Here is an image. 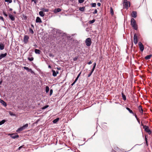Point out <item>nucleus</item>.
<instances>
[{
  "label": "nucleus",
  "mask_w": 152,
  "mask_h": 152,
  "mask_svg": "<svg viewBox=\"0 0 152 152\" xmlns=\"http://www.w3.org/2000/svg\"><path fill=\"white\" fill-rule=\"evenodd\" d=\"M23 146H24V145H22V146H20V147H19L18 149L19 150H20L21 148H24Z\"/></svg>",
  "instance_id": "obj_44"
},
{
  "label": "nucleus",
  "mask_w": 152,
  "mask_h": 152,
  "mask_svg": "<svg viewBox=\"0 0 152 152\" xmlns=\"http://www.w3.org/2000/svg\"><path fill=\"white\" fill-rule=\"evenodd\" d=\"M49 90V87L48 86H47L46 87V88H45V91H46V93H48V92Z\"/></svg>",
  "instance_id": "obj_28"
},
{
  "label": "nucleus",
  "mask_w": 152,
  "mask_h": 152,
  "mask_svg": "<svg viewBox=\"0 0 152 152\" xmlns=\"http://www.w3.org/2000/svg\"><path fill=\"white\" fill-rule=\"evenodd\" d=\"M91 5L92 7H96V4L95 3H92L91 4Z\"/></svg>",
  "instance_id": "obj_35"
},
{
  "label": "nucleus",
  "mask_w": 152,
  "mask_h": 152,
  "mask_svg": "<svg viewBox=\"0 0 152 152\" xmlns=\"http://www.w3.org/2000/svg\"><path fill=\"white\" fill-rule=\"evenodd\" d=\"M28 126V124H26L25 125H23V126L21 127L23 130L24 129L26 128H27Z\"/></svg>",
  "instance_id": "obj_18"
},
{
  "label": "nucleus",
  "mask_w": 152,
  "mask_h": 152,
  "mask_svg": "<svg viewBox=\"0 0 152 152\" xmlns=\"http://www.w3.org/2000/svg\"><path fill=\"white\" fill-rule=\"evenodd\" d=\"M81 72H80L77 75V78H79V77H80V75L81 74Z\"/></svg>",
  "instance_id": "obj_48"
},
{
  "label": "nucleus",
  "mask_w": 152,
  "mask_h": 152,
  "mask_svg": "<svg viewBox=\"0 0 152 152\" xmlns=\"http://www.w3.org/2000/svg\"><path fill=\"white\" fill-rule=\"evenodd\" d=\"M29 39V37L27 35H25L23 38V40L24 42L25 43H27L28 41V40Z\"/></svg>",
  "instance_id": "obj_7"
},
{
  "label": "nucleus",
  "mask_w": 152,
  "mask_h": 152,
  "mask_svg": "<svg viewBox=\"0 0 152 152\" xmlns=\"http://www.w3.org/2000/svg\"><path fill=\"white\" fill-rule=\"evenodd\" d=\"M34 58L32 57H28V59L30 61H32L33 60H34Z\"/></svg>",
  "instance_id": "obj_30"
},
{
  "label": "nucleus",
  "mask_w": 152,
  "mask_h": 152,
  "mask_svg": "<svg viewBox=\"0 0 152 152\" xmlns=\"http://www.w3.org/2000/svg\"><path fill=\"white\" fill-rule=\"evenodd\" d=\"M139 112L142 114H143V110L142 108V107L141 106H139Z\"/></svg>",
  "instance_id": "obj_10"
},
{
  "label": "nucleus",
  "mask_w": 152,
  "mask_h": 152,
  "mask_svg": "<svg viewBox=\"0 0 152 152\" xmlns=\"http://www.w3.org/2000/svg\"><path fill=\"white\" fill-rule=\"evenodd\" d=\"M151 56H152V55H148V56H145V58L146 60H148V59H150Z\"/></svg>",
  "instance_id": "obj_22"
},
{
  "label": "nucleus",
  "mask_w": 152,
  "mask_h": 152,
  "mask_svg": "<svg viewBox=\"0 0 152 152\" xmlns=\"http://www.w3.org/2000/svg\"><path fill=\"white\" fill-rule=\"evenodd\" d=\"M22 130H23L22 128L21 127L17 129V130H16V132H19L21 131Z\"/></svg>",
  "instance_id": "obj_34"
},
{
  "label": "nucleus",
  "mask_w": 152,
  "mask_h": 152,
  "mask_svg": "<svg viewBox=\"0 0 152 152\" xmlns=\"http://www.w3.org/2000/svg\"><path fill=\"white\" fill-rule=\"evenodd\" d=\"M61 11V9L60 8L55 9L54 10V12L55 13H56Z\"/></svg>",
  "instance_id": "obj_12"
},
{
  "label": "nucleus",
  "mask_w": 152,
  "mask_h": 152,
  "mask_svg": "<svg viewBox=\"0 0 152 152\" xmlns=\"http://www.w3.org/2000/svg\"><path fill=\"white\" fill-rule=\"evenodd\" d=\"M10 114L12 116H14L15 115L14 114H13L11 112H9Z\"/></svg>",
  "instance_id": "obj_41"
},
{
  "label": "nucleus",
  "mask_w": 152,
  "mask_h": 152,
  "mask_svg": "<svg viewBox=\"0 0 152 152\" xmlns=\"http://www.w3.org/2000/svg\"><path fill=\"white\" fill-rule=\"evenodd\" d=\"M49 106L48 105H46L45 106H44L43 108H42V109H45L46 108H47Z\"/></svg>",
  "instance_id": "obj_43"
},
{
  "label": "nucleus",
  "mask_w": 152,
  "mask_h": 152,
  "mask_svg": "<svg viewBox=\"0 0 152 152\" xmlns=\"http://www.w3.org/2000/svg\"><path fill=\"white\" fill-rule=\"evenodd\" d=\"M75 83L76 82H75L74 81V82L72 84V86H73L74 84H75Z\"/></svg>",
  "instance_id": "obj_54"
},
{
  "label": "nucleus",
  "mask_w": 152,
  "mask_h": 152,
  "mask_svg": "<svg viewBox=\"0 0 152 152\" xmlns=\"http://www.w3.org/2000/svg\"><path fill=\"white\" fill-rule=\"evenodd\" d=\"M134 42L135 44H136L138 42L137 37L136 34H134Z\"/></svg>",
  "instance_id": "obj_8"
},
{
  "label": "nucleus",
  "mask_w": 152,
  "mask_h": 152,
  "mask_svg": "<svg viewBox=\"0 0 152 152\" xmlns=\"http://www.w3.org/2000/svg\"><path fill=\"white\" fill-rule=\"evenodd\" d=\"M92 63V62L91 61H90L88 63V64L89 65H90Z\"/></svg>",
  "instance_id": "obj_47"
},
{
  "label": "nucleus",
  "mask_w": 152,
  "mask_h": 152,
  "mask_svg": "<svg viewBox=\"0 0 152 152\" xmlns=\"http://www.w3.org/2000/svg\"><path fill=\"white\" fill-rule=\"evenodd\" d=\"M1 19H3V18L2 17H1Z\"/></svg>",
  "instance_id": "obj_56"
},
{
  "label": "nucleus",
  "mask_w": 152,
  "mask_h": 152,
  "mask_svg": "<svg viewBox=\"0 0 152 152\" xmlns=\"http://www.w3.org/2000/svg\"><path fill=\"white\" fill-rule=\"evenodd\" d=\"M3 14L4 16H5L6 17H7V15L5 12H3Z\"/></svg>",
  "instance_id": "obj_46"
},
{
  "label": "nucleus",
  "mask_w": 152,
  "mask_h": 152,
  "mask_svg": "<svg viewBox=\"0 0 152 152\" xmlns=\"http://www.w3.org/2000/svg\"><path fill=\"white\" fill-rule=\"evenodd\" d=\"M9 17L11 19V20L13 21L15 20V18L12 15L10 14L9 15Z\"/></svg>",
  "instance_id": "obj_16"
},
{
  "label": "nucleus",
  "mask_w": 152,
  "mask_h": 152,
  "mask_svg": "<svg viewBox=\"0 0 152 152\" xmlns=\"http://www.w3.org/2000/svg\"><path fill=\"white\" fill-rule=\"evenodd\" d=\"M42 11L44 12H48L49 11V10L48 9H46L44 8H43L42 9Z\"/></svg>",
  "instance_id": "obj_27"
},
{
  "label": "nucleus",
  "mask_w": 152,
  "mask_h": 152,
  "mask_svg": "<svg viewBox=\"0 0 152 152\" xmlns=\"http://www.w3.org/2000/svg\"><path fill=\"white\" fill-rule=\"evenodd\" d=\"M146 142V145L147 146H148V141H145Z\"/></svg>",
  "instance_id": "obj_52"
},
{
  "label": "nucleus",
  "mask_w": 152,
  "mask_h": 152,
  "mask_svg": "<svg viewBox=\"0 0 152 152\" xmlns=\"http://www.w3.org/2000/svg\"><path fill=\"white\" fill-rule=\"evenodd\" d=\"M124 8L128 9L130 6V4L129 2H128L127 0H124L123 3Z\"/></svg>",
  "instance_id": "obj_2"
},
{
  "label": "nucleus",
  "mask_w": 152,
  "mask_h": 152,
  "mask_svg": "<svg viewBox=\"0 0 152 152\" xmlns=\"http://www.w3.org/2000/svg\"><path fill=\"white\" fill-rule=\"evenodd\" d=\"M6 121L5 120H2V121L0 122V125H1L3 124Z\"/></svg>",
  "instance_id": "obj_29"
},
{
  "label": "nucleus",
  "mask_w": 152,
  "mask_h": 152,
  "mask_svg": "<svg viewBox=\"0 0 152 152\" xmlns=\"http://www.w3.org/2000/svg\"><path fill=\"white\" fill-rule=\"evenodd\" d=\"M35 52L36 54H39L40 53V51L39 50L35 49Z\"/></svg>",
  "instance_id": "obj_24"
},
{
  "label": "nucleus",
  "mask_w": 152,
  "mask_h": 152,
  "mask_svg": "<svg viewBox=\"0 0 152 152\" xmlns=\"http://www.w3.org/2000/svg\"><path fill=\"white\" fill-rule=\"evenodd\" d=\"M85 43L87 46L88 47L90 46L92 43L91 39L90 38L86 39L85 41Z\"/></svg>",
  "instance_id": "obj_3"
},
{
  "label": "nucleus",
  "mask_w": 152,
  "mask_h": 152,
  "mask_svg": "<svg viewBox=\"0 0 152 152\" xmlns=\"http://www.w3.org/2000/svg\"><path fill=\"white\" fill-rule=\"evenodd\" d=\"M5 1L9 2V3H11L12 2V0H5Z\"/></svg>",
  "instance_id": "obj_37"
},
{
  "label": "nucleus",
  "mask_w": 152,
  "mask_h": 152,
  "mask_svg": "<svg viewBox=\"0 0 152 152\" xmlns=\"http://www.w3.org/2000/svg\"><path fill=\"white\" fill-rule=\"evenodd\" d=\"M48 67L49 68H51V66L50 65H49L48 66Z\"/></svg>",
  "instance_id": "obj_55"
},
{
  "label": "nucleus",
  "mask_w": 152,
  "mask_h": 152,
  "mask_svg": "<svg viewBox=\"0 0 152 152\" xmlns=\"http://www.w3.org/2000/svg\"><path fill=\"white\" fill-rule=\"evenodd\" d=\"M36 23H41L42 22V20L39 17H37L36 20Z\"/></svg>",
  "instance_id": "obj_11"
},
{
  "label": "nucleus",
  "mask_w": 152,
  "mask_h": 152,
  "mask_svg": "<svg viewBox=\"0 0 152 152\" xmlns=\"http://www.w3.org/2000/svg\"><path fill=\"white\" fill-rule=\"evenodd\" d=\"M10 137L13 139L18 138L19 137V135L17 134H9Z\"/></svg>",
  "instance_id": "obj_6"
},
{
  "label": "nucleus",
  "mask_w": 152,
  "mask_h": 152,
  "mask_svg": "<svg viewBox=\"0 0 152 152\" xmlns=\"http://www.w3.org/2000/svg\"><path fill=\"white\" fill-rule=\"evenodd\" d=\"M131 16L132 17L136 18L137 16V12L135 11H133L131 14Z\"/></svg>",
  "instance_id": "obj_9"
},
{
  "label": "nucleus",
  "mask_w": 152,
  "mask_h": 152,
  "mask_svg": "<svg viewBox=\"0 0 152 152\" xmlns=\"http://www.w3.org/2000/svg\"><path fill=\"white\" fill-rule=\"evenodd\" d=\"M30 30H31V32L32 33V34H33L34 33V31H33V30L31 29Z\"/></svg>",
  "instance_id": "obj_50"
},
{
  "label": "nucleus",
  "mask_w": 152,
  "mask_h": 152,
  "mask_svg": "<svg viewBox=\"0 0 152 152\" xmlns=\"http://www.w3.org/2000/svg\"><path fill=\"white\" fill-rule=\"evenodd\" d=\"M0 102L5 107L6 106L7 104L3 100L0 99Z\"/></svg>",
  "instance_id": "obj_14"
},
{
  "label": "nucleus",
  "mask_w": 152,
  "mask_h": 152,
  "mask_svg": "<svg viewBox=\"0 0 152 152\" xmlns=\"http://www.w3.org/2000/svg\"><path fill=\"white\" fill-rule=\"evenodd\" d=\"M31 26H33L32 25H31Z\"/></svg>",
  "instance_id": "obj_59"
},
{
  "label": "nucleus",
  "mask_w": 152,
  "mask_h": 152,
  "mask_svg": "<svg viewBox=\"0 0 152 152\" xmlns=\"http://www.w3.org/2000/svg\"><path fill=\"white\" fill-rule=\"evenodd\" d=\"M122 96L123 99L124 100H126V97L125 96L123 93L122 94Z\"/></svg>",
  "instance_id": "obj_33"
},
{
  "label": "nucleus",
  "mask_w": 152,
  "mask_h": 152,
  "mask_svg": "<svg viewBox=\"0 0 152 152\" xmlns=\"http://www.w3.org/2000/svg\"><path fill=\"white\" fill-rule=\"evenodd\" d=\"M101 3H97V5H98V6H99H99H101Z\"/></svg>",
  "instance_id": "obj_49"
},
{
  "label": "nucleus",
  "mask_w": 152,
  "mask_h": 152,
  "mask_svg": "<svg viewBox=\"0 0 152 152\" xmlns=\"http://www.w3.org/2000/svg\"><path fill=\"white\" fill-rule=\"evenodd\" d=\"M28 126V124H26L25 125H23V126L21 127L23 130L24 129L26 128H27Z\"/></svg>",
  "instance_id": "obj_19"
},
{
  "label": "nucleus",
  "mask_w": 152,
  "mask_h": 152,
  "mask_svg": "<svg viewBox=\"0 0 152 152\" xmlns=\"http://www.w3.org/2000/svg\"><path fill=\"white\" fill-rule=\"evenodd\" d=\"M126 109L129 111V112L130 113L132 114L133 115H134V113L132 111V110H131L129 108L127 107L126 108Z\"/></svg>",
  "instance_id": "obj_20"
},
{
  "label": "nucleus",
  "mask_w": 152,
  "mask_h": 152,
  "mask_svg": "<svg viewBox=\"0 0 152 152\" xmlns=\"http://www.w3.org/2000/svg\"><path fill=\"white\" fill-rule=\"evenodd\" d=\"M7 55V53H5L4 54H2L0 55V60L1 59L5 57Z\"/></svg>",
  "instance_id": "obj_13"
},
{
  "label": "nucleus",
  "mask_w": 152,
  "mask_h": 152,
  "mask_svg": "<svg viewBox=\"0 0 152 152\" xmlns=\"http://www.w3.org/2000/svg\"><path fill=\"white\" fill-rule=\"evenodd\" d=\"M77 57H75L73 59L74 61H76L77 60Z\"/></svg>",
  "instance_id": "obj_45"
},
{
  "label": "nucleus",
  "mask_w": 152,
  "mask_h": 152,
  "mask_svg": "<svg viewBox=\"0 0 152 152\" xmlns=\"http://www.w3.org/2000/svg\"><path fill=\"white\" fill-rule=\"evenodd\" d=\"M59 118H57L53 121V122L54 123H56L59 121Z\"/></svg>",
  "instance_id": "obj_25"
},
{
  "label": "nucleus",
  "mask_w": 152,
  "mask_h": 152,
  "mask_svg": "<svg viewBox=\"0 0 152 152\" xmlns=\"http://www.w3.org/2000/svg\"><path fill=\"white\" fill-rule=\"evenodd\" d=\"M97 10L95 9L94 11V12H93L94 14H95L97 13Z\"/></svg>",
  "instance_id": "obj_42"
},
{
  "label": "nucleus",
  "mask_w": 152,
  "mask_h": 152,
  "mask_svg": "<svg viewBox=\"0 0 152 152\" xmlns=\"http://www.w3.org/2000/svg\"><path fill=\"white\" fill-rule=\"evenodd\" d=\"M93 72H92V71H91L90 72V73L88 75V77H90L91 76Z\"/></svg>",
  "instance_id": "obj_38"
},
{
  "label": "nucleus",
  "mask_w": 152,
  "mask_h": 152,
  "mask_svg": "<svg viewBox=\"0 0 152 152\" xmlns=\"http://www.w3.org/2000/svg\"><path fill=\"white\" fill-rule=\"evenodd\" d=\"M78 79V78L76 77V79L74 81L76 82L77 80Z\"/></svg>",
  "instance_id": "obj_51"
},
{
  "label": "nucleus",
  "mask_w": 152,
  "mask_h": 152,
  "mask_svg": "<svg viewBox=\"0 0 152 152\" xmlns=\"http://www.w3.org/2000/svg\"><path fill=\"white\" fill-rule=\"evenodd\" d=\"M110 12L112 15H113L114 14L113 11V9L111 7L110 9Z\"/></svg>",
  "instance_id": "obj_32"
},
{
  "label": "nucleus",
  "mask_w": 152,
  "mask_h": 152,
  "mask_svg": "<svg viewBox=\"0 0 152 152\" xmlns=\"http://www.w3.org/2000/svg\"><path fill=\"white\" fill-rule=\"evenodd\" d=\"M53 91L52 89H50V95L51 96L53 93Z\"/></svg>",
  "instance_id": "obj_39"
},
{
  "label": "nucleus",
  "mask_w": 152,
  "mask_h": 152,
  "mask_svg": "<svg viewBox=\"0 0 152 152\" xmlns=\"http://www.w3.org/2000/svg\"><path fill=\"white\" fill-rule=\"evenodd\" d=\"M78 1L79 3H83L84 1V0H79Z\"/></svg>",
  "instance_id": "obj_40"
},
{
  "label": "nucleus",
  "mask_w": 152,
  "mask_h": 152,
  "mask_svg": "<svg viewBox=\"0 0 152 152\" xmlns=\"http://www.w3.org/2000/svg\"><path fill=\"white\" fill-rule=\"evenodd\" d=\"M1 82H0V84L1 83Z\"/></svg>",
  "instance_id": "obj_58"
},
{
  "label": "nucleus",
  "mask_w": 152,
  "mask_h": 152,
  "mask_svg": "<svg viewBox=\"0 0 152 152\" xmlns=\"http://www.w3.org/2000/svg\"><path fill=\"white\" fill-rule=\"evenodd\" d=\"M85 10V7H80L79 8V10L81 11H84Z\"/></svg>",
  "instance_id": "obj_31"
},
{
  "label": "nucleus",
  "mask_w": 152,
  "mask_h": 152,
  "mask_svg": "<svg viewBox=\"0 0 152 152\" xmlns=\"http://www.w3.org/2000/svg\"><path fill=\"white\" fill-rule=\"evenodd\" d=\"M4 45L3 44L1 43L0 44V49L2 50L4 49Z\"/></svg>",
  "instance_id": "obj_17"
},
{
  "label": "nucleus",
  "mask_w": 152,
  "mask_h": 152,
  "mask_svg": "<svg viewBox=\"0 0 152 152\" xmlns=\"http://www.w3.org/2000/svg\"><path fill=\"white\" fill-rule=\"evenodd\" d=\"M138 45L140 51L142 52L143 51L144 49V47L143 45L140 42H139Z\"/></svg>",
  "instance_id": "obj_5"
},
{
  "label": "nucleus",
  "mask_w": 152,
  "mask_h": 152,
  "mask_svg": "<svg viewBox=\"0 0 152 152\" xmlns=\"http://www.w3.org/2000/svg\"><path fill=\"white\" fill-rule=\"evenodd\" d=\"M145 141H148V139L145 136Z\"/></svg>",
  "instance_id": "obj_53"
},
{
  "label": "nucleus",
  "mask_w": 152,
  "mask_h": 152,
  "mask_svg": "<svg viewBox=\"0 0 152 152\" xmlns=\"http://www.w3.org/2000/svg\"><path fill=\"white\" fill-rule=\"evenodd\" d=\"M39 15L41 17H43L45 15V14L42 11H40L39 12Z\"/></svg>",
  "instance_id": "obj_21"
},
{
  "label": "nucleus",
  "mask_w": 152,
  "mask_h": 152,
  "mask_svg": "<svg viewBox=\"0 0 152 152\" xmlns=\"http://www.w3.org/2000/svg\"><path fill=\"white\" fill-rule=\"evenodd\" d=\"M56 72H57V73H58V71H57Z\"/></svg>",
  "instance_id": "obj_57"
},
{
  "label": "nucleus",
  "mask_w": 152,
  "mask_h": 152,
  "mask_svg": "<svg viewBox=\"0 0 152 152\" xmlns=\"http://www.w3.org/2000/svg\"><path fill=\"white\" fill-rule=\"evenodd\" d=\"M96 63H94L93 64V66L92 69V70H91V71H92V72H93L94 71L95 69V68L96 66Z\"/></svg>",
  "instance_id": "obj_23"
},
{
  "label": "nucleus",
  "mask_w": 152,
  "mask_h": 152,
  "mask_svg": "<svg viewBox=\"0 0 152 152\" xmlns=\"http://www.w3.org/2000/svg\"><path fill=\"white\" fill-rule=\"evenodd\" d=\"M53 76L55 77L57 75V74L55 70H53Z\"/></svg>",
  "instance_id": "obj_26"
},
{
  "label": "nucleus",
  "mask_w": 152,
  "mask_h": 152,
  "mask_svg": "<svg viewBox=\"0 0 152 152\" xmlns=\"http://www.w3.org/2000/svg\"><path fill=\"white\" fill-rule=\"evenodd\" d=\"M131 24L133 28L135 30H137V26L136 24V21L134 19L132 18L131 19Z\"/></svg>",
  "instance_id": "obj_1"
},
{
  "label": "nucleus",
  "mask_w": 152,
  "mask_h": 152,
  "mask_svg": "<svg viewBox=\"0 0 152 152\" xmlns=\"http://www.w3.org/2000/svg\"><path fill=\"white\" fill-rule=\"evenodd\" d=\"M143 128L144 129L145 131L148 133L149 134H151V131L149 129L148 126L145 125L144 126Z\"/></svg>",
  "instance_id": "obj_4"
},
{
  "label": "nucleus",
  "mask_w": 152,
  "mask_h": 152,
  "mask_svg": "<svg viewBox=\"0 0 152 152\" xmlns=\"http://www.w3.org/2000/svg\"><path fill=\"white\" fill-rule=\"evenodd\" d=\"M23 68L27 70L28 72H32V70L31 69H29L28 67L26 66H24Z\"/></svg>",
  "instance_id": "obj_15"
},
{
  "label": "nucleus",
  "mask_w": 152,
  "mask_h": 152,
  "mask_svg": "<svg viewBox=\"0 0 152 152\" xmlns=\"http://www.w3.org/2000/svg\"><path fill=\"white\" fill-rule=\"evenodd\" d=\"M95 20L94 19L90 21L89 23L90 24H92V23H93L95 22Z\"/></svg>",
  "instance_id": "obj_36"
}]
</instances>
